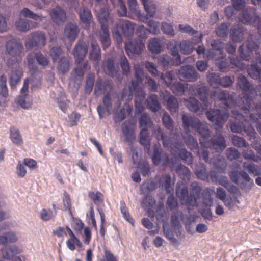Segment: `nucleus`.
Instances as JSON below:
<instances>
[{"mask_svg": "<svg viewBox=\"0 0 261 261\" xmlns=\"http://www.w3.org/2000/svg\"><path fill=\"white\" fill-rule=\"evenodd\" d=\"M182 127L187 133L189 132V127H191L195 132L201 135L199 143L204 147L213 149L216 152L221 153L226 147V141L221 134H219L208 140L210 131L207 125L203 124L200 120L194 116L184 114L182 116Z\"/></svg>", "mask_w": 261, "mask_h": 261, "instance_id": "nucleus-1", "label": "nucleus"}, {"mask_svg": "<svg viewBox=\"0 0 261 261\" xmlns=\"http://www.w3.org/2000/svg\"><path fill=\"white\" fill-rule=\"evenodd\" d=\"M259 46L255 42L247 40L239 48L240 57L244 60L249 61L251 59L254 51L256 57L253 60V63L247 69V73L253 79L260 80L261 77V55L257 53Z\"/></svg>", "mask_w": 261, "mask_h": 261, "instance_id": "nucleus-2", "label": "nucleus"}, {"mask_svg": "<svg viewBox=\"0 0 261 261\" xmlns=\"http://www.w3.org/2000/svg\"><path fill=\"white\" fill-rule=\"evenodd\" d=\"M237 86L243 92L242 96L238 100V105L245 114H247L254 109L251 95L256 96L257 91L247 78L243 75H240L238 77Z\"/></svg>", "mask_w": 261, "mask_h": 261, "instance_id": "nucleus-3", "label": "nucleus"}, {"mask_svg": "<svg viewBox=\"0 0 261 261\" xmlns=\"http://www.w3.org/2000/svg\"><path fill=\"white\" fill-rule=\"evenodd\" d=\"M202 191V187L196 181L192 182L190 185V194L188 193V187L183 183H178L176 186V194L181 201L182 204L188 207H197V200L199 198Z\"/></svg>", "mask_w": 261, "mask_h": 261, "instance_id": "nucleus-4", "label": "nucleus"}, {"mask_svg": "<svg viewBox=\"0 0 261 261\" xmlns=\"http://www.w3.org/2000/svg\"><path fill=\"white\" fill-rule=\"evenodd\" d=\"M154 134L156 139L162 141L165 147H171V152L174 155H177L187 164H191L193 162V156L191 152H188L185 148H180V145L178 143H171L170 138L166 135L163 130L160 127L154 129Z\"/></svg>", "mask_w": 261, "mask_h": 261, "instance_id": "nucleus-5", "label": "nucleus"}, {"mask_svg": "<svg viewBox=\"0 0 261 261\" xmlns=\"http://www.w3.org/2000/svg\"><path fill=\"white\" fill-rule=\"evenodd\" d=\"M19 17V19L15 22V25L16 29L21 32H27L31 29L37 27L38 25L37 22L22 18V17L40 21L43 18L42 14L35 13L27 8H24L20 11Z\"/></svg>", "mask_w": 261, "mask_h": 261, "instance_id": "nucleus-6", "label": "nucleus"}, {"mask_svg": "<svg viewBox=\"0 0 261 261\" xmlns=\"http://www.w3.org/2000/svg\"><path fill=\"white\" fill-rule=\"evenodd\" d=\"M144 5L146 16H140V20L144 23H147L149 28V32L153 34L160 33V24L159 22L153 20H148L150 18H153L155 14L156 5L152 2L148 3L149 0H141Z\"/></svg>", "mask_w": 261, "mask_h": 261, "instance_id": "nucleus-7", "label": "nucleus"}, {"mask_svg": "<svg viewBox=\"0 0 261 261\" xmlns=\"http://www.w3.org/2000/svg\"><path fill=\"white\" fill-rule=\"evenodd\" d=\"M110 14L107 11L102 9L98 15V20L101 24L100 32V42L103 50H106L111 45L110 34L108 29Z\"/></svg>", "mask_w": 261, "mask_h": 261, "instance_id": "nucleus-8", "label": "nucleus"}, {"mask_svg": "<svg viewBox=\"0 0 261 261\" xmlns=\"http://www.w3.org/2000/svg\"><path fill=\"white\" fill-rule=\"evenodd\" d=\"M207 119L212 122L216 130L220 129L229 118L227 109H210L206 113Z\"/></svg>", "mask_w": 261, "mask_h": 261, "instance_id": "nucleus-9", "label": "nucleus"}, {"mask_svg": "<svg viewBox=\"0 0 261 261\" xmlns=\"http://www.w3.org/2000/svg\"><path fill=\"white\" fill-rule=\"evenodd\" d=\"M23 48L22 45L18 43L15 39H11L7 43V51L12 56V58L8 60L7 63L9 67L19 62L20 59H18V57H19Z\"/></svg>", "mask_w": 261, "mask_h": 261, "instance_id": "nucleus-10", "label": "nucleus"}, {"mask_svg": "<svg viewBox=\"0 0 261 261\" xmlns=\"http://www.w3.org/2000/svg\"><path fill=\"white\" fill-rule=\"evenodd\" d=\"M229 177L231 180L237 184L241 189L248 191L251 189L253 182L246 172L232 171L229 174Z\"/></svg>", "mask_w": 261, "mask_h": 261, "instance_id": "nucleus-11", "label": "nucleus"}, {"mask_svg": "<svg viewBox=\"0 0 261 261\" xmlns=\"http://www.w3.org/2000/svg\"><path fill=\"white\" fill-rule=\"evenodd\" d=\"M27 61L30 70L34 72L38 70L37 66L35 64L36 62L38 65L43 67L47 66L49 63V60L47 55L40 52H32L30 53L27 56Z\"/></svg>", "mask_w": 261, "mask_h": 261, "instance_id": "nucleus-12", "label": "nucleus"}, {"mask_svg": "<svg viewBox=\"0 0 261 261\" xmlns=\"http://www.w3.org/2000/svg\"><path fill=\"white\" fill-rule=\"evenodd\" d=\"M239 19L243 23L246 24H258V32L261 36V20L256 13L254 8L248 7L243 10L239 17Z\"/></svg>", "mask_w": 261, "mask_h": 261, "instance_id": "nucleus-13", "label": "nucleus"}, {"mask_svg": "<svg viewBox=\"0 0 261 261\" xmlns=\"http://www.w3.org/2000/svg\"><path fill=\"white\" fill-rule=\"evenodd\" d=\"M46 44V37L42 32H35L31 34V38L25 42V47L28 49L35 50L41 49Z\"/></svg>", "mask_w": 261, "mask_h": 261, "instance_id": "nucleus-14", "label": "nucleus"}, {"mask_svg": "<svg viewBox=\"0 0 261 261\" xmlns=\"http://www.w3.org/2000/svg\"><path fill=\"white\" fill-rule=\"evenodd\" d=\"M134 32V27L132 22L129 21L124 20L122 21L121 32L118 28H115L113 32L114 38L118 43H121L123 40L122 36L124 37H131Z\"/></svg>", "mask_w": 261, "mask_h": 261, "instance_id": "nucleus-15", "label": "nucleus"}, {"mask_svg": "<svg viewBox=\"0 0 261 261\" xmlns=\"http://www.w3.org/2000/svg\"><path fill=\"white\" fill-rule=\"evenodd\" d=\"M144 48V43L141 39L132 40L125 43V50L129 57L141 54Z\"/></svg>", "mask_w": 261, "mask_h": 261, "instance_id": "nucleus-16", "label": "nucleus"}, {"mask_svg": "<svg viewBox=\"0 0 261 261\" xmlns=\"http://www.w3.org/2000/svg\"><path fill=\"white\" fill-rule=\"evenodd\" d=\"M126 90L123 89L122 92L119 94H116L114 91L108 92L104 94L102 98L103 104L107 109V111L109 112L112 109V97L117 99V105L119 107L121 105V101L123 98L126 96Z\"/></svg>", "mask_w": 261, "mask_h": 261, "instance_id": "nucleus-17", "label": "nucleus"}, {"mask_svg": "<svg viewBox=\"0 0 261 261\" xmlns=\"http://www.w3.org/2000/svg\"><path fill=\"white\" fill-rule=\"evenodd\" d=\"M211 97L215 100L224 101L225 105L227 108L232 107L235 103L233 96L228 92L220 89H217L213 91L211 94Z\"/></svg>", "mask_w": 261, "mask_h": 261, "instance_id": "nucleus-18", "label": "nucleus"}, {"mask_svg": "<svg viewBox=\"0 0 261 261\" xmlns=\"http://www.w3.org/2000/svg\"><path fill=\"white\" fill-rule=\"evenodd\" d=\"M178 75L181 80L194 82L198 79V73L194 67L190 65L182 66L178 70Z\"/></svg>", "mask_w": 261, "mask_h": 261, "instance_id": "nucleus-19", "label": "nucleus"}, {"mask_svg": "<svg viewBox=\"0 0 261 261\" xmlns=\"http://www.w3.org/2000/svg\"><path fill=\"white\" fill-rule=\"evenodd\" d=\"M135 123L132 119L125 121L122 125V133L129 145H132L135 139Z\"/></svg>", "mask_w": 261, "mask_h": 261, "instance_id": "nucleus-20", "label": "nucleus"}, {"mask_svg": "<svg viewBox=\"0 0 261 261\" xmlns=\"http://www.w3.org/2000/svg\"><path fill=\"white\" fill-rule=\"evenodd\" d=\"M152 160L155 165L161 164L163 166H167L170 163L168 154L160 148H154Z\"/></svg>", "mask_w": 261, "mask_h": 261, "instance_id": "nucleus-21", "label": "nucleus"}, {"mask_svg": "<svg viewBox=\"0 0 261 261\" xmlns=\"http://www.w3.org/2000/svg\"><path fill=\"white\" fill-rule=\"evenodd\" d=\"M113 91H114L113 87L110 82L103 81L101 79L97 80L94 91L96 96L99 97L102 93L106 94Z\"/></svg>", "mask_w": 261, "mask_h": 261, "instance_id": "nucleus-22", "label": "nucleus"}, {"mask_svg": "<svg viewBox=\"0 0 261 261\" xmlns=\"http://www.w3.org/2000/svg\"><path fill=\"white\" fill-rule=\"evenodd\" d=\"M191 94L195 95L198 97L201 101H205L207 99L208 96L209 88L207 86L203 85L191 86L189 88Z\"/></svg>", "mask_w": 261, "mask_h": 261, "instance_id": "nucleus-23", "label": "nucleus"}, {"mask_svg": "<svg viewBox=\"0 0 261 261\" xmlns=\"http://www.w3.org/2000/svg\"><path fill=\"white\" fill-rule=\"evenodd\" d=\"M88 51L87 46L83 42H79L75 45L73 55L78 64L82 63Z\"/></svg>", "mask_w": 261, "mask_h": 261, "instance_id": "nucleus-24", "label": "nucleus"}, {"mask_svg": "<svg viewBox=\"0 0 261 261\" xmlns=\"http://www.w3.org/2000/svg\"><path fill=\"white\" fill-rule=\"evenodd\" d=\"M53 21L57 24L63 23L66 18V12L60 7H56L49 12Z\"/></svg>", "mask_w": 261, "mask_h": 261, "instance_id": "nucleus-25", "label": "nucleus"}, {"mask_svg": "<svg viewBox=\"0 0 261 261\" xmlns=\"http://www.w3.org/2000/svg\"><path fill=\"white\" fill-rule=\"evenodd\" d=\"M79 31L77 25L72 23H68L64 28V36L69 41L72 42L76 38Z\"/></svg>", "mask_w": 261, "mask_h": 261, "instance_id": "nucleus-26", "label": "nucleus"}, {"mask_svg": "<svg viewBox=\"0 0 261 261\" xmlns=\"http://www.w3.org/2000/svg\"><path fill=\"white\" fill-rule=\"evenodd\" d=\"M135 77L132 81V86L134 90H137L138 86L142 83L144 77V70L139 64L134 66Z\"/></svg>", "mask_w": 261, "mask_h": 261, "instance_id": "nucleus-27", "label": "nucleus"}, {"mask_svg": "<svg viewBox=\"0 0 261 261\" xmlns=\"http://www.w3.org/2000/svg\"><path fill=\"white\" fill-rule=\"evenodd\" d=\"M160 186L164 189L167 193H172L174 191L173 186L171 184V177L169 174H163L159 181Z\"/></svg>", "mask_w": 261, "mask_h": 261, "instance_id": "nucleus-28", "label": "nucleus"}, {"mask_svg": "<svg viewBox=\"0 0 261 261\" xmlns=\"http://www.w3.org/2000/svg\"><path fill=\"white\" fill-rule=\"evenodd\" d=\"M66 230L70 237V238L66 241V245L68 248L71 251H74L76 249L75 244H76L79 247H81L82 246V243L80 240L76 237L72 230L68 226H66Z\"/></svg>", "mask_w": 261, "mask_h": 261, "instance_id": "nucleus-29", "label": "nucleus"}, {"mask_svg": "<svg viewBox=\"0 0 261 261\" xmlns=\"http://www.w3.org/2000/svg\"><path fill=\"white\" fill-rule=\"evenodd\" d=\"M149 50L153 54H159L163 50L162 40L159 38H153L149 40L148 45Z\"/></svg>", "mask_w": 261, "mask_h": 261, "instance_id": "nucleus-30", "label": "nucleus"}, {"mask_svg": "<svg viewBox=\"0 0 261 261\" xmlns=\"http://www.w3.org/2000/svg\"><path fill=\"white\" fill-rule=\"evenodd\" d=\"M179 44L175 40H173L169 42L167 45L168 48L170 50L171 54L175 58L176 65L178 66L181 64L180 56L178 52Z\"/></svg>", "mask_w": 261, "mask_h": 261, "instance_id": "nucleus-31", "label": "nucleus"}, {"mask_svg": "<svg viewBox=\"0 0 261 261\" xmlns=\"http://www.w3.org/2000/svg\"><path fill=\"white\" fill-rule=\"evenodd\" d=\"M147 108L153 112L159 111L161 105L158 100V96L154 94H150L146 100Z\"/></svg>", "mask_w": 261, "mask_h": 261, "instance_id": "nucleus-32", "label": "nucleus"}, {"mask_svg": "<svg viewBox=\"0 0 261 261\" xmlns=\"http://www.w3.org/2000/svg\"><path fill=\"white\" fill-rule=\"evenodd\" d=\"M211 60L215 61V65L221 71H224L229 65V63L227 61L226 55L224 53H221V54L215 53V59Z\"/></svg>", "mask_w": 261, "mask_h": 261, "instance_id": "nucleus-33", "label": "nucleus"}, {"mask_svg": "<svg viewBox=\"0 0 261 261\" xmlns=\"http://www.w3.org/2000/svg\"><path fill=\"white\" fill-rule=\"evenodd\" d=\"M244 29L243 27L234 25L230 30V38L234 42H240L242 41L244 38Z\"/></svg>", "mask_w": 261, "mask_h": 261, "instance_id": "nucleus-34", "label": "nucleus"}, {"mask_svg": "<svg viewBox=\"0 0 261 261\" xmlns=\"http://www.w3.org/2000/svg\"><path fill=\"white\" fill-rule=\"evenodd\" d=\"M214 167L220 173H224L226 171L227 164L225 159L221 155L217 156L213 161Z\"/></svg>", "mask_w": 261, "mask_h": 261, "instance_id": "nucleus-35", "label": "nucleus"}, {"mask_svg": "<svg viewBox=\"0 0 261 261\" xmlns=\"http://www.w3.org/2000/svg\"><path fill=\"white\" fill-rule=\"evenodd\" d=\"M2 252L3 258L10 260L16 255L20 253L19 249L15 245L6 247L2 249Z\"/></svg>", "mask_w": 261, "mask_h": 261, "instance_id": "nucleus-36", "label": "nucleus"}, {"mask_svg": "<svg viewBox=\"0 0 261 261\" xmlns=\"http://www.w3.org/2000/svg\"><path fill=\"white\" fill-rule=\"evenodd\" d=\"M132 110V107L130 105L125 103L124 105V108L121 109L118 113L115 114V122H119L125 119L126 115H129L131 114Z\"/></svg>", "mask_w": 261, "mask_h": 261, "instance_id": "nucleus-37", "label": "nucleus"}, {"mask_svg": "<svg viewBox=\"0 0 261 261\" xmlns=\"http://www.w3.org/2000/svg\"><path fill=\"white\" fill-rule=\"evenodd\" d=\"M195 174L197 177L203 181L208 180V174L206 171V168L204 164L200 163L197 164L195 168Z\"/></svg>", "mask_w": 261, "mask_h": 261, "instance_id": "nucleus-38", "label": "nucleus"}, {"mask_svg": "<svg viewBox=\"0 0 261 261\" xmlns=\"http://www.w3.org/2000/svg\"><path fill=\"white\" fill-rule=\"evenodd\" d=\"M157 188L156 182L152 180H147L142 183L140 187V191L142 194H148L149 192L154 191Z\"/></svg>", "mask_w": 261, "mask_h": 261, "instance_id": "nucleus-39", "label": "nucleus"}, {"mask_svg": "<svg viewBox=\"0 0 261 261\" xmlns=\"http://www.w3.org/2000/svg\"><path fill=\"white\" fill-rule=\"evenodd\" d=\"M176 172L179 178L184 181H188L191 178L190 170L184 165H178L176 168Z\"/></svg>", "mask_w": 261, "mask_h": 261, "instance_id": "nucleus-40", "label": "nucleus"}, {"mask_svg": "<svg viewBox=\"0 0 261 261\" xmlns=\"http://www.w3.org/2000/svg\"><path fill=\"white\" fill-rule=\"evenodd\" d=\"M91 50L90 51V59L94 61L98 62L101 58L100 47L96 41L91 43Z\"/></svg>", "mask_w": 261, "mask_h": 261, "instance_id": "nucleus-41", "label": "nucleus"}, {"mask_svg": "<svg viewBox=\"0 0 261 261\" xmlns=\"http://www.w3.org/2000/svg\"><path fill=\"white\" fill-rule=\"evenodd\" d=\"M167 109L171 112H176L179 109L177 99L172 95L168 94V98L166 99Z\"/></svg>", "mask_w": 261, "mask_h": 261, "instance_id": "nucleus-42", "label": "nucleus"}, {"mask_svg": "<svg viewBox=\"0 0 261 261\" xmlns=\"http://www.w3.org/2000/svg\"><path fill=\"white\" fill-rule=\"evenodd\" d=\"M196 51L199 55H202L203 57L208 60L215 59V52L211 49L206 50L203 45L198 46Z\"/></svg>", "mask_w": 261, "mask_h": 261, "instance_id": "nucleus-43", "label": "nucleus"}, {"mask_svg": "<svg viewBox=\"0 0 261 261\" xmlns=\"http://www.w3.org/2000/svg\"><path fill=\"white\" fill-rule=\"evenodd\" d=\"M145 93L141 91L140 95L136 97L135 100V113L138 114L142 113L144 110V100L145 97Z\"/></svg>", "mask_w": 261, "mask_h": 261, "instance_id": "nucleus-44", "label": "nucleus"}, {"mask_svg": "<svg viewBox=\"0 0 261 261\" xmlns=\"http://www.w3.org/2000/svg\"><path fill=\"white\" fill-rule=\"evenodd\" d=\"M17 241V237L13 232H7L0 236V243L5 245L8 243H15Z\"/></svg>", "mask_w": 261, "mask_h": 261, "instance_id": "nucleus-45", "label": "nucleus"}, {"mask_svg": "<svg viewBox=\"0 0 261 261\" xmlns=\"http://www.w3.org/2000/svg\"><path fill=\"white\" fill-rule=\"evenodd\" d=\"M10 138L16 145H20L23 143V139L19 130L15 127H11L10 128Z\"/></svg>", "mask_w": 261, "mask_h": 261, "instance_id": "nucleus-46", "label": "nucleus"}, {"mask_svg": "<svg viewBox=\"0 0 261 261\" xmlns=\"http://www.w3.org/2000/svg\"><path fill=\"white\" fill-rule=\"evenodd\" d=\"M158 62L161 64L163 68H167L170 66L176 65V62L169 55L164 54L158 58Z\"/></svg>", "mask_w": 261, "mask_h": 261, "instance_id": "nucleus-47", "label": "nucleus"}, {"mask_svg": "<svg viewBox=\"0 0 261 261\" xmlns=\"http://www.w3.org/2000/svg\"><path fill=\"white\" fill-rule=\"evenodd\" d=\"M180 52L185 55H189L193 51L192 42L190 40H182L179 43Z\"/></svg>", "mask_w": 261, "mask_h": 261, "instance_id": "nucleus-48", "label": "nucleus"}, {"mask_svg": "<svg viewBox=\"0 0 261 261\" xmlns=\"http://www.w3.org/2000/svg\"><path fill=\"white\" fill-rule=\"evenodd\" d=\"M79 15L80 19L83 23L86 24L90 23L92 16L91 11L85 7L81 8Z\"/></svg>", "mask_w": 261, "mask_h": 261, "instance_id": "nucleus-49", "label": "nucleus"}, {"mask_svg": "<svg viewBox=\"0 0 261 261\" xmlns=\"http://www.w3.org/2000/svg\"><path fill=\"white\" fill-rule=\"evenodd\" d=\"M139 123L141 129H148L153 123L149 115L147 113L143 114L139 119Z\"/></svg>", "mask_w": 261, "mask_h": 261, "instance_id": "nucleus-50", "label": "nucleus"}, {"mask_svg": "<svg viewBox=\"0 0 261 261\" xmlns=\"http://www.w3.org/2000/svg\"><path fill=\"white\" fill-rule=\"evenodd\" d=\"M160 78L164 81L168 88L176 81L175 76L173 71H168L165 73H162Z\"/></svg>", "mask_w": 261, "mask_h": 261, "instance_id": "nucleus-51", "label": "nucleus"}, {"mask_svg": "<svg viewBox=\"0 0 261 261\" xmlns=\"http://www.w3.org/2000/svg\"><path fill=\"white\" fill-rule=\"evenodd\" d=\"M169 88L174 93H182L188 88V84L175 81Z\"/></svg>", "mask_w": 261, "mask_h": 261, "instance_id": "nucleus-52", "label": "nucleus"}, {"mask_svg": "<svg viewBox=\"0 0 261 261\" xmlns=\"http://www.w3.org/2000/svg\"><path fill=\"white\" fill-rule=\"evenodd\" d=\"M260 166L254 164L252 162H244L243 163V167L245 170L247 171L249 174H254L256 175L261 174V173L258 171V168L260 167Z\"/></svg>", "mask_w": 261, "mask_h": 261, "instance_id": "nucleus-53", "label": "nucleus"}, {"mask_svg": "<svg viewBox=\"0 0 261 261\" xmlns=\"http://www.w3.org/2000/svg\"><path fill=\"white\" fill-rule=\"evenodd\" d=\"M214 193V190L210 188H205L203 192L204 202L210 207L213 204V199L212 196Z\"/></svg>", "mask_w": 261, "mask_h": 261, "instance_id": "nucleus-54", "label": "nucleus"}, {"mask_svg": "<svg viewBox=\"0 0 261 261\" xmlns=\"http://www.w3.org/2000/svg\"><path fill=\"white\" fill-rule=\"evenodd\" d=\"M259 97L261 98V94H259ZM254 110L256 113H251L250 115V119L253 123H257L261 119V101L254 106V109L252 110Z\"/></svg>", "mask_w": 261, "mask_h": 261, "instance_id": "nucleus-55", "label": "nucleus"}, {"mask_svg": "<svg viewBox=\"0 0 261 261\" xmlns=\"http://www.w3.org/2000/svg\"><path fill=\"white\" fill-rule=\"evenodd\" d=\"M191 127H189V128ZM184 130H185L184 129ZM185 133L187 134V136L185 139V143L187 146V147L191 150H193L194 149H197L198 148V143L197 140L192 136L190 133V130L189 129V132L187 133L185 130H184Z\"/></svg>", "mask_w": 261, "mask_h": 261, "instance_id": "nucleus-56", "label": "nucleus"}, {"mask_svg": "<svg viewBox=\"0 0 261 261\" xmlns=\"http://www.w3.org/2000/svg\"><path fill=\"white\" fill-rule=\"evenodd\" d=\"M23 72L20 69H16L12 72L10 77V84L11 87L15 86L20 81Z\"/></svg>", "mask_w": 261, "mask_h": 261, "instance_id": "nucleus-57", "label": "nucleus"}, {"mask_svg": "<svg viewBox=\"0 0 261 261\" xmlns=\"http://www.w3.org/2000/svg\"><path fill=\"white\" fill-rule=\"evenodd\" d=\"M106 64V73L111 77H114L115 75H116L117 70L115 67L113 59L112 58L109 59L108 60H107Z\"/></svg>", "mask_w": 261, "mask_h": 261, "instance_id": "nucleus-58", "label": "nucleus"}, {"mask_svg": "<svg viewBox=\"0 0 261 261\" xmlns=\"http://www.w3.org/2000/svg\"><path fill=\"white\" fill-rule=\"evenodd\" d=\"M186 106L191 111L194 112H196L200 109L198 101L194 97H189L187 99Z\"/></svg>", "mask_w": 261, "mask_h": 261, "instance_id": "nucleus-59", "label": "nucleus"}, {"mask_svg": "<svg viewBox=\"0 0 261 261\" xmlns=\"http://www.w3.org/2000/svg\"><path fill=\"white\" fill-rule=\"evenodd\" d=\"M140 143L145 146L149 147L150 139L148 129H141L140 132Z\"/></svg>", "mask_w": 261, "mask_h": 261, "instance_id": "nucleus-60", "label": "nucleus"}, {"mask_svg": "<svg viewBox=\"0 0 261 261\" xmlns=\"http://www.w3.org/2000/svg\"><path fill=\"white\" fill-rule=\"evenodd\" d=\"M57 211L55 210L54 212L50 210L42 209L40 213V218L45 221H49L53 219L57 215Z\"/></svg>", "mask_w": 261, "mask_h": 261, "instance_id": "nucleus-61", "label": "nucleus"}, {"mask_svg": "<svg viewBox=\"0 0 261 261\" xmlns=\"http://www.w3.org/2000/svg\"><path fill=\"white\" fill-rule=\"evenodd\" d=\"M242 153L243 157L245 160H251L257 163L261 161V157L256 155L252 150H244Z\"/></svg>", "mask_w": 261, "mask_h": 261, "instance_id": "nucleus-62", "label": "nucleus"}, {"mask_svg": "<svg viewBox=\"0 0 261 261\" xmlns=\"http://www.w3.org/2000/svg\"><path fill=\"white\" fill-rule=\"evenodd\" d=\"M69 61L64 58H61L59 62L57 67L59 72L64 74L69 71Z\"/></svg>", "mask_w": 261, "mask_h": 261, "instance_id": "nucleus-63", "label": "nucleus"}, {"mask_svg": "<svg viewBox=\"0 0 261 261\" xmlns=\"http://www.w3.org/2000/svg\"><path fill=\"white\" fill-rule=\"evenodd\" d=\"M240 155L239 151L233 147L228 148L226 151V157L230 161L237 160Z\"/></svg>", "mask_w": 261, "mask_h": 261, "instance_id": "nucleus-64", "label": "nucleus"}]
</instances>
